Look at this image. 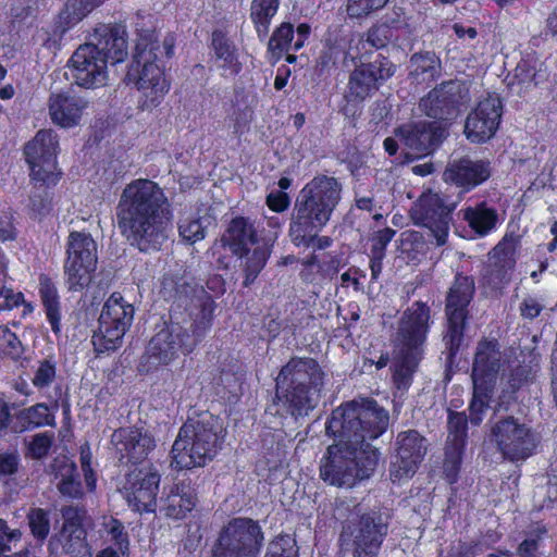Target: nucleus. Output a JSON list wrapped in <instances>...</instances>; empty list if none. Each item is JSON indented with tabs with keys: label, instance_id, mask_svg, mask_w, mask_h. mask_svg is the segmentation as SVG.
Here are the masks:
<instances>
[{
	"label": "nucleus",
	"instance_id": "1",
	"mask_svg": "<svg viewBox=\"0 0 557 557\" xmlns=\"http://www.w3.org/2000/svg\"><path fill=\"white\" fill-rule=\"evenodd\" d=\"M160 293L165 300L183 308L188 318L171 319L156 333L140 358V372L170 364L180 355L191 352L211 325L212 297L183 268L163 275Z\"/></svg>",
	"mask_w": 557,
	"mask_h": 557
},
{
	"label": "nucleus",
	"instance_id": "2",
	"mask_svg": "<svg viewBox=\"0 0 557 557\" xmlns=\"http://www.w3.org/2000/svg\"><path fill=\"white\" fill-rule=\"evenodd\" d=\"M170 202L153 181L137 178L122 190L116 205V222L129 244L143 252L157 251L168 239Z\"/></svg>",
	"mask_w": 557,
	"mask_h": 557
},
{
	"label": "nucleus",
	"instance_id": "3",
	"mask_svg": "<svg viewBox=\"0 0 557 557\" xmlns=\"http://www.w3.org/2000/svg\"><path fill=\"white\" fill-rule=\"evenodd\" d=\"M174 41L171 37L160 42L153 29H138V39L133 61L126 73L127 84H133L139 91L138 109L152 111L161 104L170 90L163 65V57L170 58L173 53Z\"/></svg>",
	"mask_w": 557,
	"mask_h": 557
},
{
	"label": "nucleus",
	"instance_id": "4",
	"mask_svg": "<svg viewBox=\"0 0 557 557\" xmlns=\"http://www.w3.org/2000/svg\"><path fill=\"white\" fill-rule=\"evenodd\" d=\"M342 184L337 178L317 175L300 190L289 223L294 245L310 247L317 234L330 221L341 200Z\"/></svg>",
	"mask_w": 557,
	"mask_h": 557
},
{
	"label": "nucleus",
	"instance_id": "5",
	"mask_svg": "<svg viewBox=\"0 0 557 557\" xmlns=\"http://www.w3.org/2000/svg\"><path fill=\"white\" fill-rule=\"evenodd\" d=\"M389 423L388 411L370 397L346 401L332 411L326 432L335 441L356 449H376L371 441L380 437Z\"/></svg>",
	"mask_w": 557,
	"mask_h": 557
},
{
	"label": "nucleus",
	"instance_id": "6",
	"mask_svg": "<svg viewBox=\"0 0 557 557\" xmlns=\"http://www.w3.org/2000/svg\"><path fill=\"white\" fill-rule=\"evenodd\" d=\"M324 372L312 358H292L276 377L277 405L293 417L307 416L320 399Z\"/></svg>",
	"mask_w": 557,
	"mask_h": 557
},
{
	"label": "nucleus",
	"instance_id": "7",
	"mask_svg": "<svg viewBox=\"0 0 557 557\" xmlns=\"http://www.w3.org/2000/svg\"><path fill=\"white\" fill-rule=\"evenodd\" d=\"M222 430L220 420L210 413L188 419L172 446L171 466L176 470L203 467L216 454Z\"/></svg>",
	"mask_w": 557,
	"mask_h": 557
},
{
	"label": "nucleus",
	"instance_id": "8",
	"mask_svg": "<svg viewBox=\"0 0 557 557\" xmlns=\"http://www.w3.org/2000/svg\"><path fill=\"white\" fill-rule=\"evenodd\" d=\"M337 519L347 518L341 541L352 539L354 557H377L388 534L389 517L379 510L362 511L360 505L341 502L335 509Z\"/></svg>",
	"mask_w": 557,
	"mask_h": 557
},
{
	"label": "nucleus",
	"instance_id": "9",
	"mask_svg": "<svg viewBox=\"0 0 557 557\" xmlns=\"http://www.w3.org/2000/svg\"><path fill=\"white\" fill-rule=\"evenodd\" d=\"M379 457L377 449H356L336 441L321 460V479L338 487H352L373 474Z\"/></svg>",
	"mask_w": 557,
	"mask_h": 557
},
{
	"label": "nucleus",
	"instance_id": "10",
	"mask_svg": "<svg viewBox=\"0 0 557 557\" xmlns=\"http://www.w3.org/2000/svg\"><path fill=\"white\" fill-rule=\"evenodd\" d=\"M474 290V280L471 276L456 275L447 292L443 342L445 344L446 361L450 364L463 345L469 315L468 307L473 298Z\"/></svg>",
	"mask_w": 557,
	"mask_h": 557
},
{
	"label": "nucleus",
	"instance_id": "11",
	"mask_svg": "<svg viewBox=\"0 0 557 557\" xmlns=\"http://www.w3.org/2000/svg\"><path fill=\"white\" fill-rule=\"evenodd\" d=\"M263 541L264 534L257 520L233 518L220 530L210 557H258Z\"/></svg>",
	"mask_w": 557,
	"mask_h": 557
},
{
	"label": "nucleus",
	"instance_id": "12",
	"mask_svg": "<svg viewBox=\"0 0 557 557\" xmlns=\"http://www.w3.org/2000/svg\"><path fill=\"white\" fill-rule=\"evenodd\" d=\"M491 440L503 458L511 462L525 461L536 450L541 437L531 425L513 416L496 419L491 424Z\"/></svg>",
	"mask_w": 557,
	"mask_h": 557
},
{
	"label": "nucleus",
	"instance_id": "13",
	"mask_svg": "<svg viewBox=\"0 0 557 557\" xmlns=\"http://www.w3.org/2000/svg\"><path fill=\"white\" fill-rule=\"evenodd\" d=\"M458 203L456 198L445 193L429 189L419 196L409 214L414 225L428 228L436 245L443 246L447 242L453 212Z\"/></svg>",
	"mask_w": 557,
	"mask_h": 557
},
{
	"label": "nucleus",
	"instance_id": "14",
	"mask_svg": "<svg viewBox=\"0 0 557 557\" xmlns=\"http://www.w3.org/2000/svg\"><path fill=\"white\" fill-rule=\"evenodd\" d=\"M134 312V306L120 293L111 294L102 307L98 329L92 335L97 352L113 351L122 345L123 337L133 323Z\"/></svg>",
	"mask_w": 557,
	"mask_h": 557
},
{
	"label": "nucleus",
	"instance_id": "15",
	"mask_svg": "<svg viewBox=\"0 0 557 557\" xmlns=\"http://www.w3.org/2000/svg\"><path fill=\"white\" fill-rule=\"evenodd\" d=\"M67 258L64 264L67 288L71 292L84 289L91 281L97 265V245L88 233L72 232L69 235Z\"/></svg>",
	"mask_w": 557,
	"mask_h": 557
},
{
	"label": "nucleus",
	"instance_id": "16",
	"mask_svg": "<svg viewBox=\"0 0 557 557\" xmlns=\"http://www.w3.org/2000/svg\"><path fill=\"white\" fill-rule=\"evenodd\" d=\"M61 530L49 541L51 553L55 556H90L91 546L88 544L85 528L88 520L86 510L77 506H65L61 509Z\"/></svg>",
	"mask_w": 557,
	"mask_h": 557
},
{
	"label": "nucleus",
	"instance_id": "17",
	"mask_svg": "<svg viewBox=\"0 0 557 557\" xmlns=\"http://www.w3.org/2000/svg\"><path fill=\"white\" fill-rule=\"evenodd\" d=\"M59 141L51 129L39 131L24 149L29 165L32 182L55 185L59 181L57 171V150Z\"/></svg>",
	"mask_w": 557,
	"mask_h": 557
},
{
	"label": "nucleus",
	"instance_id": "18",
	"mask_svg": "<svg viewBox=\"0 0 557 557\" xmlns=\"http://www.w3.org/2000/svg\"><path fill=\"white\" fill-rule=\"evenodd\" d=\"M469 101L466 84L458 79L443 82L421 98L419 110L435 121L447 123L456 119L460 108Z\"/></svg>",
	"mask_w": 557,
	"mask_h": 557
},
{
	"label": "nucleus",
	"instance_id": "19",
	"mask_svg": "<svg viewBox=\"0 0 557 557\" xmlns=\"http://www.w3.org/2000/svg\"><path fill=\"white\" fill-rule=\"evenodd\" d=\"M161 475L151 463H143L125 474L122 492L129 507L138 512H153L157 508Z\"/></svg>",
	"mask_w": 557,
	"mask_h": 557
},
{
	"label": "nucleus",
	"instance_id": "20",
	"mask_svg": "<svg viewBox=\"0 0 557 557\" xmlns=\"http://www.w3.org/2000/svg\"><path fill=\"white\" fill-rule=\"evenodd\" d=\"M493 169L487 159H472L469 156L450 159L443 173L442 180L447 185L458 189L456 199L460 202L465 195L483 185L492 176Z\"/></svg>",
	"mask_w": 557,
	"mask_h": 557
},
{
	"label": "nucleus",
	"instance_id": "21",
	"mask_svg": "<svg viewBox=\"0 0 557 557\" xmlns=\"http://www.w3.org/2000/svg\"><path fill=\"white\" fill-rule=\"evenodd\" d=\"M395 71L396 66L381 54H377L373 61L361 62L350 73L345 97L349 101H363L389 79Z\"/></svg>",
	"mask_w": 557,
	"mask_h": 557
},
{
	"label": "nucleus",
	"instance_id": "22",
	"mask_svg": "<svg viewBox=\"0 0 557 557\" xmlns=\"http://www.w3.org/2000/svg\"><path fill=\"white\" fill-rule=\"evenodd\" d=\"M430 307L422 301H414L398 321L395 337L396 349L423 352V344L430 329Z\"/></svg>",
	"mask_w": 557,
	"mask_h": 557
},
{
	"label": "nucleus",
	"instance_id": "23",
	"mask_svg": "<svg viewBox=\"0 0 557 557\" xmlns=\"http://www.w3.org/2000/svg\"><path fill=\"white\" fill-rule=\"evenodd\" d=\"M396 455L391 462L389 476L393 482L411 478L426 454L425 438L416 430L400 432L396 438Z\"/></svg>",
	"mask_w": 557,
	"mask_h": 557
},
{
	"label": "nucleus",
	"instance_id": "24",
	"mask_svg": "<svg viewBox=\"0 0 557 557\" xmlns=\"http://www.w3.org/2000/svg\"><path fill=\"white\" fill-rule=\"evenodd\" d=\"M395 134L410 151L426 156L436 150L448 136V124L421 120L398 127Z\"/></svg>",
	"mask_w": 557,
	"mask_h": 557
},
{
	"label": "nucleus",
	"instance_id": "25",
	"mask_svg": "<svg viewBox=\"0 0 557 557\" xmlns=\"http://www.w3.org/2000/svg\"><path fill=\"white\" fill-rule=\"evenodd\" d=\"M107 59L90 45H81L70 60V72L74 82L85 88H99L107 84Z\"/></svg>",
	"mask_w": 557,
	"mask_h": 557
},
{
	"label": "nucleus",
	"instance_id": "26",
	"mask_svg": "<svg viewBox=\"0 0 557 557\" xmlns=\"http://www.w3.org/2000/svg\"><path fill=\"white\" fill-rule=\"evenodd\" d=\"M503 103L498 96L490 95L481 100L469 113L465 123V134L471 143L482 144L491 139L500 122Z\"/></svg>",
	"mask_w": 557,
	"mask_h": 557
},
{
	"label": "nucleus",
	"instance_id": "27",
	"mask_svg": "<svg viewBox=\"0 0 557 557\" xmlns=\"http://www.w3.org/2000/svg\"><path fill=\"white\" fill-rule=\"evenodd\" d=\"M111 444L121 461L126 460L134 465L141 463L156 447L151 434L135 426L115 430L111 435Z\"/></svg>",
	"mask_w": 557,
	"mask_h": 557
},
{
	"label": "nucleus",
	"instance_id": "28",
	"mask_svg": "<svg viewBox=\"0 0 557 557\" xmlns=\"http://www.w3.org/2000/svg\"><path fill=\"white\" fill-rule=\"evenodd\" d=\"M86 44L94 46L107 63L123 62L128 54L127 32L123 24L98 25Z\"/></svg>",
	"mask_w": 557,
	"mask_h": 557
},
{
	"label": "nucleus",
	"instance_id": "29",
	"mask_svg": "<svg viewBox=\"0 0 557 557\" xmlns=\"http://www.w3.org/2000/svg\"><path fill=\"white\" fill-rule=\"evenodd\" d=\"M311 27L301 23L294 29L293 24L282 23L272 33L268 42V55L271 63H276L285 52L300 50L308 40Z\"/></svg>",
	"mask_w": 557,
	"mask_h": 557
},
{
	"label": "nucleus",
	"instance_id": "30",
	"mask_svg": "<svg viewBox=\"0 0 557 557\" xmlns=\"http://www.w3.org/2000/svg\"><path fill=\"white\" fill-rule=\"evenodd\" d=\"M502 354L496 339H481L472 364V382L493 386L500 369Z\"/></svg>",
	"mask_w": 557,
	"mask_h": 557
},
{
	"label": "nucleus",
	"instance_id": "31",
	"mask_svg": "<svg viewBox=\"0 0 557 557\" xmlns=\"http://www.w3.org/2000/svg\"><path fill=\"white\" fill-rule=\"evenodd\" d=\"M197 503V495L190 482L181 481L170 487L161 498L160 511L173 520L184 519Z\"/></svg>",
	"mask_w": 557,
	"mask_h": 557
},
{
	"label": "nucleus",
	"instance_id": "32",
	"mask_svg": "<svg viewBox=\"0 0 557 557\" xmlns=\"http://www.w3.org/2000/svg\"><path fill=\"white\" fill-rule=\"evenodd\" d=\"M87 102L65 94H52L49 99V114L52 122L61 127H73L82 119Z\"/></svg>",
	"mask_w": 557,
	"mask_h": 557
},
{
	"label": "nucleus",
	"instance_id": "33",
	"mask_svg": "<svg viewBox=\"0 0 557 557\" xmlns=\"http://www.w3.org/2000/svg\"><path fill=\"white\" fill-rule=\"evenodd\" d=\"M221 242L224 246H227L234 255L243 258L244 252L257 242V230L253 222L243 216L233 219L223 234Z\"/></svg>",
	"mask_w": 557,
	"mask_h": 557
},
{
	"label": "nucleus",
	"instance_id": "34",
	"mask_svg": "<svg viewBox=\"0 0 557 557\" xmlns=\"http://www.w3.org/2000/svg\"><path fill=\"white\" fill-rule=\"evenodd\" d=\"M211 48L214 63L222 70L223 76H234L240 72L242 63L238 61L237 48L222 30L215 29L212 33Z\"/></svg>",
	"mask_w": 557,
	"mask_h": 557
},
{
	"label": "nucleus",
	"instance_id": "35",
	"mask_svg": "<svg viewBox=\"0 0 557 557\" xmlns=\"http://www.w3.org/2000/svg\"><path fill=\"white\" fill-rule=\"evenodd\" d=\"M462 220L479 237H484L492 233L499 221L497 210L488 206L486 201H480L474 206H469L459 211Z\"/></svg>",
	"mask_w": 557,
	"mask_h": 557
},
{
	"label": "nucleus",
	"instance_id": "36",
	"mask_svg": "<svg viewBox=\"0 0 557 557\" xmlns=\"http://www.w3.org/2000/svg\"><path fill=\"white\" fill-rule=\"evenodd\" d=\"M409 77L417 84H430L442 74V62L433 51L413 53L408 63Z\"/></svg>",
	"mask_w": 557,
	"mask_h": 557
},
{
	"label": "nucleus",
	"instance_id": "37",
	"mask_svg": "<svg viewBox=\"0 0 557 557\" xmlns=\"http://www.w3.org/2000/svg\"><path fill=\"white\" fill-rule=\"evenodd\" d=\"M518 247L519 236L507 234L490 252V260L497 272L498 284L508 281L507 274L516 264Z\"/></svg>",
	"mask_w": 557,
	"mask_h": 557
},
{
	"label": "nucleus",
	"instance_id": "38",
	"mask_svg": "<svg viewBox=\"0 0 557 557\" xmlns=\"http://www.w3.org/2000/svg\"><path fill=\"white\" fill-rule=\"evenodd\" d=\"M467 438V417L463 412L449 411L448 436L446 459L456 465L461 459V454Z\"/></svg>",
	"mask_w": 557,
	"mask_h": 557
},
{
	"label": "nucleus",
	"instance_id": "39",
	"mask_svg": "<svg viewBox=\"0 0 557 557\" xmlns=\"http://www.w3.org/2000/svg\"><path fill=\"white\" fill-rule=\"evenodd\" d=\"M422 358L421 351L396 349L393 363V381L397 389L407 391Z\"/></svg>",
	"mask_w": 557,
	"mask_h": 557
},
{
	"label": "nucleus",
	"instance_id": "40",
	"mask_svg": "<svg viewBox=\"0 0 557 557\" xmlns=\"http://www.w3.org/2000/svg\"><path fill=\"white\" fill-rule=\"evenodd\" d=\"M39 295L52 332H61L60 297L55 284L47 275L39 276Z\"/></svg>",
	"mask_w": 557,
	"mask_h": 557
},
{
	"label": "nucleus",
	"instance_id": "41",
	"mask_svg": "<svg viewBox=\"0 0 557 557\" xmlns=\"http://www.w3.org/2000/svg\"><path fill=\"white\" fill-rule=\"evenodd\" d=\"M281 0H252L250 18L259 39L264 40L269 34L272 18L277 13Z\"/></svg>",
	"mask_w": 557,
	"mask_h": 557
},
{
	"label": "nucleus",
	"instance_id": "42",
	"mask_svg": "<svg viewBox=\"0 0 557 557\" xmlns=\"http://www.w3.org/2000/svg\"><path fill=\"white\" fill-rule=\"evenodd\" d=\"M16 419L22 425V430L55 425L54 414L50 412L48 405L44 403H38L20 410L16 413Z\"/></svg>",
	"mask_w": 557,
	"mask_h": 557
},
{
	"label": "nucleus",
	"instance_id": "43",
	"mask_svg": "<svg viewBox=\"0 0 557 557\" xmlns=\"http://www.w3.org/2000/svg\"><path fill=\"white\" fill-rule=\"evenodd\" d=\"M244 286L248 287L255 282L258 274L265 265L267 260L270 256V251L265 245H262L256 247L252 251H250V248H248V250L244 252Z\"/></svg>",
	"mask_w": 557,
	"mask_h": 557
},
{
	"label": "nucleus",
	"instance_id": "44",
	"mask_svg": "<svg viewBox=\"0 0 557 557\" xmlns=\"http://www.w3.org/2000/svg\"><path fill=\"white\" fill-rule=\"evenodd\" d=\"M493 386L473 383V397L469 406V419L472 424L479 425L490 407Z\"/></svg>",
	"mask_w": 557,
	"mask_h": 557
},
{
	"label": "nucleus",
	"instance_id": "45",
	"mask_svg": "<svg viewBox=\"0 0 557 557\" xmlns=\"http://www.w3.org/2000/svg\"><path fill=\"white\" fill-rule=\"evenodd\" d=\"M89 12L79 0H67L64 9L59 13L57 29L60 35L79 23Z\"/></svg>",
	"mask_w": 557,
	"mask_h": 557
},
{
	"label": "nucleus",
	"instance_id": "46",
	"mask_svg": "<svg viewBox=\"0 0 557 557\" xmlns=\"http://www.w3.org/2000/svg\"><path fill=\"white\" fill-rule=\"evenodd\" d=\"M60 470L61 480L57 485L59 492L63 496H67L70 498L81 497L83 495V490L81 482L74 476L76 471L74 463L63 460L61 461Z\"/></svg>",
	"mask_w": 557,
	"mask_h": 557
},
{
	"label": "nucleus",
	"instance_id": "47",
	"mask_svg": "<svg viewBox=\"0 0 557 557\" xmlns=\"http://www.w3.org/2000/svg\"><path fill=\"white\" fill-rule=\"evenodd\" d=\"M515 77L519 83L536 86L547 79V72L542 66L537 69L535 60H522L515 70Z\"/></svg>",
	"mask_w": 557,
	"mask_h": 557
},
{
	"label": "nucleus",
	"instance_id": "48",
	"mask_svg": "<svg viewBox=\"0 0 557 557\" xmlns=\"http://www.w3.org/2000/svg\"><path fill=\"white\" fill-rule=\"evenodd\" d=\"M54 442L52 432H41L33 435L26 445V456L40 460L48 456Z\"/></svg>",
	"mask_w": 557,
	"mask_h": 557
},
{
	"label": "nucleus",
	"instance_id": "49",
	"mask_svg": "<svg viewBox=\"0 0 557 557\" xmlns=\"http://www.w3.org/2000/svg\"><path fill=\"white\" fill-rule=\"evenodd\" d=\"M32 534L37 540H45L50 532L49 512L42 508H33L27 513Z\"/></svg>",
	"mask_w": 557,
	"mask_h": 557
},
{
	"label": "nucleus",
	"instance_id": "50",
	"mask_svg": "<svg viewBox=\"0 0 557 557\" xmlns=\"http://www.w3.org/2000/svg\"><path fill=\"white\" fill-rule=\"evenodd\" d=\"M0 354L13 360H17L23 354L21 341L4 325H0Z\"/></svg>",
	"mask_w": 557,
	"mask_h": 557
},
{
	"label": "nucleus",
	"instance_id": "51",
	"mask_svg": "<svg viewBox=\"0 0 557 557\" xmlns=\"http://www.w3.org/2000/svg\"><path fill=\"white\" fill-rule=\"evenodd\" d=\"M102 525L107 534L111 536L110 540L117 546L120 553L124 555L128 550L129 542L123 523L110 517L103 519Z\"/></svg>",
	"mask_w": 557,
	"mask_h": 557
},
{
	"label": "nucleus",
	"instance_id": "52",
	"mask_svg": "<svg viewBox=\"0 0 557 557\" xmlns=\"http://www.w3.org/2000/svg\"><path fill=\"white\" fill-rule=\"evenodd\" d=\"M264 557H298L296 541L290 535L277 536L269 544Z\"/></svg>",
	"mask_w": 557,
	"mask_h": 557
},
{
	"label": "nucleus",
	"instance_id": "53",
	"mask_svg": "<svg viewBox=\"0 0 557 557\" xmlns=\"http://www.w3.org/2000/svg\"><path fill=\"white\" fill-rule=\"evenodd\" d=\"M393 28L386 24H380L371 27L364 40L361 41L362 48L364 49L367 45L381 49L387 46V44L393 38Z\"/></svg>",
	"mask_w": 557,
	"mask_h": 557
},
{
	"label": "nucleus",
	"instance_id": "54",
	"mask_svg": "<svg viewBox=\"0 0 557 557\" xmlns=\"http://www.w3.org/2000/svg\"><path fill=\"white\" fill-rule=\"evenodd\" d=\"M178 232L183 240L189 244L202 240L206 236V228L199 219L186 218L181 220Z\"/></svg>",
	"mask_w": 557,
	"mask_h": 557
},
{
	"label": "nucleus",
	"instance_id": "55",
	"mask_svg": "<svg viewBox=\"0 0 557 557\" xmlns=\"http://www.w3.org/2000/svg\"><path fill=\"white\" fill-rule=\"evenodd\" d=\"M388 0H348L347 12L351 17H363L382 9Z\"/></svg>",
	"mask_w": 557,
	"mask_h": 557
},
{
	"label": "nucleus",
	"instance_id": "56",
	"mask_svg": "<svg viewBox=\"0 0 557 557\" xmlns=\"http://www.w3.org/2000/svg\"><path fill=\"white\" fill-rule=\"evenodd\" d=\"M35 184L34 190L29 196L30 207L33 211L42 213L49 207L48 188L50 185L42 184L41 182H33Z\"/></svg>",
	"mask_w": 557,
	"mask_h": 557
},
{
	"label": "nucleus",
	"instance_id": "57",
	"mask_svg": "<svg viewBox=\"0 0 557 557\" xmlns=\"http://www.w3.org/2000/svg\"><path fill=\"white\" fill-rule=\"evenodd\" d=\"M22 533L17 529H10L3 519H0V553L12 552L21 541Z\"/></svg>",
	"mask_w": 557,
	"mask_h": 557
},
{
	"label": "nucleus",
	"instance_id": "58",
	"mask_svg": "<svg viewBox=\"0 0 557 557\" xmlns=\"http://www.w3.org/2000/svg\"><path fill=\"white\" fill-rule=\"evenodd\" d=\"M55 377V367L49 360L39 363L38 369L33 377V384L38 388H44L52 383Z\"/></svg>",
	"mask_w": 557,
	"mask_h": 557
},
{
	"label": "nucleus",
	"instance_id": "59",
	"mask_svg": "<svg viewBox=\"0 0 557 557\" xmlns=\"http://www.w3.org/2000/svg\"><path fill=\"white\" fill-rule=\"evenodd\" d=\"M395 234L396 232L389 227L379 231L372 238L371 255L385 257L386 246Z\"/></svg>",
	"mask_w": 557,
	"mask_h": 557
},
{
	"label": "nucleus",
	"instance_id": "60",
	"mask_svg": "<svg viewBox=\"0 0 557 557\" xmlns=\"http://www.w3.org/2000/svg\"><path fill=\"white\" fill-rule=\"evenodd\" d=\"M21 458L17 453L0 454V476L13 475L18 471Z\"/></svg>",
	"mask_w": 557,
	"mask_h": 557
},
{
	"label": "nucleus",
	"instance_id": "61",
	"mask_svg": "<svg viewBox=\"0 0 557 557\" xmlns=\"http://www.w3.org/2000/svg\"><path fill=\"white\" fill-rule=\"evenodd\" d=\"M520 313L524 319L533 320L544 309V305L535 297L528 296L520 304Z\"/></svg>",
	"mask_w": 557,
	"mask_h": 557
},
{
	"label": "nucleus",
	"instance_id": "62",
	"mask_svg": "<svg viewBox=\"0 0 557 557\" xmlns=\"http://www.w3.org/2000/svg\"><path fill=\"white\" fill-rule=\"evenodd\" d=\"M289 197L285 191L278 190L270 193L267 197V205L275 212H283L289 206Z\"/></svg>",
	"mask_w": 557,
	"mask_h": 557
},
{
	"label": "nucleus",
	"instance_id": "63",
	"mask_svg": "<svg viewBox=\"0 0 557 557\" xmlns=\"http://www.w3.org/2000/svg\"><path fill=\"white\" fill-rule=\"evenodd\" d=\"M15 238V228L10 212L0 209V240H12Z\"/></svg>",
	"mask_w": 557,
	"mask_h": 557
},
{
	"label": "nucleus",
	"instance_id": "64",
	"mask_svg": "<svg viewBox=\"0 0 557 557\" xmlns=\"http://www.w3.org/2000/svg\"><path fill=\"white\" fill-rule=\"evenodd\" d=\"M0 298H2V300H0V311L12 310L24 302L22 293H13L9 289H2L0 292Z\"/></svg>",
	"mask_w": 557,
	"mask_h": 557
}]
</instances>
